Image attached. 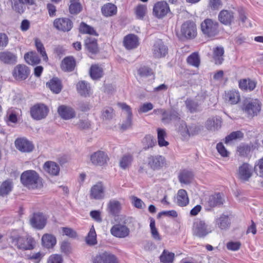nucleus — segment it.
Wrapping results in <instances>:
<instances>
[{"label": "nucleus", "mask_w": 263, "mask_h": 263, "mask_svg": "<svg viewBox=\"0 0 263 263\" xmlns=\"http://www.w3.org/2000/svg\"><path fill=\"white\" fill-rule=\"evenodd\" d=\"M21 182L24 186L29 189L41 188L43 185L41 178L34 170L24 172L21 176Z\"/></svg>", "instance_id": "obj_1"}, {"label": "nucleus", "mask_w": 263, "mask_h": 263, "mask_svg": "<svg viewBox=\"0 0 263 263\" xmlns=\"http://www.w3.org/2000/svg\"><path fill=\"white\" fill-rule=\"evenodd\" d=\"M212 232V227L205 220L196 219L194 221L192 233L194 236L199 238H204Z\"/></svg>", "instance_id": "obj_2"}, {"label": "nucleus", "mask_w": 263, "mask_h": 263, "mask_svg": "<svg viewBox=\"0 0 263 263\" xmlns=\"http://www.w3.org/2000/svg\"><path fill=\"white\" fill-rule=\"evenodd\" d=\"M154 112L161 115V121L164 124H175L180 121V115L177 110L174 109L165 110L159 108L155 109Z\"/></svg>", "instance_id": "obj_3"}, {"label": "nucleus", "mask_w": 263, "mask_h": 263, "mask_svg": "<svg viewBox=\"0 0 263 263\" xmlns=\"http://www.w3.org/2000/svg\"><path fill=\"white\" fill-rule=\"evenodd\" d=\"M219 24L210 18L205 19L200 24L201 30L203 35L208 37H213L219 32Z\"/></svg>", "instance_id": "obj_4"}, {"label": "nucleus", "mask_w": 263, "mask_h": 263, "mask_svg": "<svg viewBox=\"0 0 263 263\" xmlns=\"http://www.w3.org/2000/svg\"><path fill=\"white\" fill-rule=\"evenodd\" d=\"M34 240L31 237H24L20 236H11L10 242L17 249L23 250L33 249Z\"/></svg>", "instance_id": "obj_5"}, {"label": "nucleus", "mask_w": 263, "mask_h": 263, "mask_svg": "<svg viewBox=\"0 0 263 263\" xmlns=\"http://www.w3.org/2000/svg\"><path fill=\"white\" fill-rule=\"evenodd\" d=\"M241 109L243 112L248 115V117H253L257 116L261 109V105L257 100H245L243 101Z\"/></svg>", "instance_id": "obj_6"}, {"label": "nucleus", "mask_w": 263, "mask_h": 263, "mask_svg": "<svg viewBox=\"0 0 263 263\" xmlns=\"http://www.w3.org/2000/svg\"><path fill=\"white\" fill-rule=\"evenodd\" d=\"M253 172L254 168L251 165L248 163L243 162L237 169L236 176L241 181L247 182L252 177Z\"/></svg>", "instance_id": "obj_7"}, {"label": "nucleus", "mask_w": 263, "mask_h": 263, "mask_svg": "<svg viewBox=\"0 0 263 263\" xmlns=\"http://www.w3.org/2000/svg\"><path fill=\"white\" fill-rule=\"evenodd\" d=\"M49 108L44 104H36L30 108V115L32 118L40 120L46 117Z\"/></svg>", "instance_id": "obj_8"}, {"label": "nucleus", "mask_w": 263, "mask_h": 263, "mask_svg": "<svg viewBox=\"0 0 263 263\" xmlns=\"http://www.w3.org/2000/svg\"><path fill=\"white\" fill-rule=\"evenodd\" d=\"M196 25L193 21H187L181 26V33L187 39L194 38L196 36Z\"/></svg>", "instance_id": "obj_9"}, {"label": "nucleus", "mask_w": 263, "mask_h": 263, "mask_svg": "<svg viewBox=\"0 0 263 263\" xmlns=\"http://www.w3.org/2000/svg\"><path fill=\"white\" fill-rule=\"evenodd\" d=\"M105 186L100 181L92 185L90 190L89 197L91 199L102 200L105 197Z\"/></svg>", "instance_id": "obj_10"}, {"label": "nucleus", "mask_w": 263, "mask_h": 263, "mask_svg": "<svg viewBox=\"0 0 263 263\" xmlns=\"http://www.w3.org/2000/svg\"><path fill=\"white\" fill-rule=\"evenodd\" d=\"M53 26L57 30L63 32L70 31L73 27L71 20L67 17L58 18L53 21Z\"/></svg>", "instance_id": "obj_11"}, {"label": "nucleus", "mask_w": 263, "mask_h": 263, "mask_svg": "<svg viewBox=\"0 0 263 263\" xmlns=\"http://www.w3.org/2000/svg\"><path fill=\"white\" fill-rule=\"evenodd\" d=\"M31 226L36 229L41 230L44 228L46 223V218L42 213H35L30 219Z\"/></svg>", "instance_id": "obj_12"}, {"label": "nucleus", "mask_w": 263, "mask_h": 263, "mask_svg": "<svg viewBox=\"0 0 263 263\" xmlns=\"http://www.w3.org/2000/svg\"><path fill=\"white\" fill-rule=\"evenodd\" d=\"M90 160L93 165L102 166L107 163L109 158L104 152L98 151L90 155Z\"/></svg>", "instance_id": "obj_13"}, {"label": "nucleus", "mask_w": 263, "mask_h": 263, "mask_svg": "<svg viewBox=\"0 0 263 263\" xmlns=\"http://www.w3.org/2000/svg\"><path fill=\"white\" fill-rule=\"evenodd\" d=\"M170 11L167 3L164 1L158 2L153 7V14L158 18H161L165 16Z\"/></svg>", "instance_id": "obj_14"}, {"label": "nucleus", "mask_w": 263, "mask_h": 263, "mask_svg": "<svg viewBox=\"0 0 263 263\" xmlns=\"http://www.w3.org/2000/svg\"><path fill=\"white\" fill-rule=\"evenodd\" d=\"M167 47L164 44L161 40H157L153 47V55L155 58L164 57L167 53Z\"/></svg>", "instance_id": "obj_15"}, {"label": "nucleus", "mask_w": 263, "mask_h": 263, "mask_svg": "<svg viewBox=\"0 0 263 263\" xmlns=\"http://www.w3.org/2000/svg\"><path fill=\"white\" fill-rule=\"evenodd\" d=\"M118 105L123 110L126 112L127 117L121 126V129L123 130H126L132 127V112L130 107L125 103H119Z\"/></svg>", "instance_id": "obj_16"}, {"label": "nucleus", "mask_w": 263, "mask_h": 263, "mask_svg": "<svg viewBox=\"0 0 263 263\" xmlns=\"http://www.w3.org/2000/svg\"><path fill=\"white\" fill-rule=\"evenodd\" d=\"M15 145L17 149L22 152L29 153L33 151V144L25 138H18L15 141Z\"/></svg>", "instance_id": "obj_17"}, {"label": "nucleus", "mask_w": 263, "mask_h": 263, "mask_svg": "<svg viewBox=\"0 0 263 263\" xmlns=\"http://www.w3.org/2000/svg\"><path fill=\"white\" fill-rule=\"evenodd\" d=\"M164 163V158L160 155L150 156L147 158L148 166L154 170L160 169L163 167Z\"/></svg>", "instance_id": "obj_18"}, {"label": "nucleus", "mask_w": 263, "mask_h": 263, "mask_svg": "<svg viewBox=\"0 0 263 263\" xmlns=\"http://www.w3.org/2000/svg\"><path fill=\"white\" fill-rule=\"evenodd\" d=\"M13 76L17 80H24L27 78L29 74V69L25 65H17L13 70Z\"/></svg>", "instance_id": "obj_19"}, {"label": "nucleus", "mask_w": 263, "mask_h": 263, "mask_svg": "<svg viewBox=\"0 0 263 263\" xmlns=\"http://www.w3.org/2000/svg\"><path fill=\"white\" fill-rule=\"evenodd\" d=\"M110 233L116 237L124 238L129 235V229L126 226L117 224L111 228Z\"/></svg>", "instance_id": "obj_20"}, {"label": "nucleus", "mask_w": 263, "mask_h": 263, "mask_svg": "<svg viewBox=\"0 0 263 263\" xmlns=\"http://www.w3.org/2000/svg\"><path fill=\"white\" fill-rule=\"evenodd\" d=\"M224 99L225 101L231 104L235 105L237 104L240 100V95L238 90L231 89L225 91Z\"/></svg>", "instance_id": "obj_21"}, {"label": "nucleus", "mask_w": 263, "mask_h": 263, "mask_svg": "<svg viewBox=\"0 0 263 263\" xmlns=\"http://www.w3.org/2000/svg\"><path fill=\"white\" fill-rule=\"evenodd\" d=\"M17 57L15 53L6 50L0 52V62L8 65H13L17 62Z\"/></svg>", "instance_id": "obj_22"}, {"label": "nucleus", "mask_w": 263, "mask_h": 263, "mask_svg": "<svg viewBox=\"0 0 263 263\" xmlns=\"http://www.w3.org/2000/svg\"><path fill=\"white\" fill-rule=\"evenodd\" d=\"M218 20L225 25H230L234 20V12L231 10H222L218 16Z\"/></svg>", "instance_id": "obj_23"}, {"label": "nucleus", "mask_w": 263, "mask_h": 263, "mask_svg": "<svg viewBox=\"0 0 263 263\" xmlns=\"http://www.w3.org/2000/svg\"><path fill=\"white\" fill-rule=\"evenodd\" d=\"M123 45L126 49L131 50L135 49L139 45V39L137 35L129 34L124 37Z\"/></svg>", "instance_id": "obj_24"}, {"label": "nucleus", "mask_w": 263, "mask_h": 263, "mask_svg": "<svg viewBox=\"0 0 263 263\" xmlns=\"http://www.w3.org/2000/svg\"><path fill=\"white\" fill-rule=\"evenodd\" d=\"M221 119L218 116L211 117L205 123L206 128L211 131L218 130L221 127Z\"/></svg>", "instance_id": "obj_25"}, {"label": "nucleus", "mask_w": 263, "mask_h": 263, "mask_svg": "<svg viewBox=\"0 0 263 263\" xmlns=\"http://www.w3.org/2000/svg\"><path fill=\"white\" fill-rule=\"evenodd\" d=\"M58 112L62 118L69 120L75 117L74 110L71 107L65 105H61L58 109Z\"/></svg>", "instance_id": "obj_26"}, {"label": "nucleus", "mask_w": 263, "mask_h": 263, "mask_svg": "<svg viewBox=\"0 0 263 263\" xmlns=\"http://www.w3.org/2000/svg\"><path fill=\"white\" fill-rule=\"evenodd\" d=\"M224 50L222 46H217L213 49V60L216 65H221L224 61Z\"/></svg>", "instance_id": "obj_27"}, {"label": "nucleus", "mask_w": 263, "mask_h": 263, "mask_svg": "<svg viewBox=\"0 0 263 263\" xmlns=\"http://www.w3.org/2000/svg\"><path fill=\"white\" fill-rule=\"evenodd\" d=\"M256 86V82L250 79H244L239 81V87L243 91H251Z\"/></svg>", "instance_id": "obj_28"}, {"label": "nucleus", "mask_w": 263, "mask_h": 263, "mask_svg": "<svg viewBox=\"0 0 263 263\" xmlns=\"http://www.w3.org/2000/svg\"><path fill=\"white\" fill-rule=\"evenodd\" d=\"M43 168L46 172L51 176H57L60 172L59 165L53 161H47L45 163Z\"/></svg>", "instance_id": "obj_29"}, {"label": "nucleus", "mask_w": 263, "mask_h": 263, "mask_svg": "<svg viewBox=\"0 0 263 263\" xmlns=\"http://www.w3.org/2000/svg\"><path fill=\"white\" fill-rule=\"evenodd\" d=\"M107 209L110 214L117 216L121 210V204L118 200H111L108 203Z\"/></svg>", "instance_id": "obj_30"}, {"label": "nucleus", "mask_w": 263, "mask_h": 263, "mask_svg": "<svg viewBox=\"0 0 263 263\" xmlns=\"http://www.w3.org/2000/svg\"><path fill=\"white\" fill-rule=\"evenodd\" d=\"M85 46L87 50L92 54L98 52L97 41L95 38L88 37L85 41Z\"/></svg>", "instance_id": "obj_31"}, {"label": "nucleus", "mask_w": 263, "mask_h": 263, "mask_svg": "<svg viewBox=\"0 0 263 263\" xmlns=\"http://www.w3.org/2000/svg\"><path fill=\"white\" fill-rule=\"evenodd\" d=\"M193 178V173L187 170L181 171L178 176L179 181L182 184H189L192 182Z\"/></svg>", "instance_id": "obj_32"}, {"label": "nucleus", "mask_w": 263, "mask_h": 263, "mask_svg": "<svg viewBox=\"0 0 263 263\" xmlns=\"http://www.w3.org/2000/svg\"><path fill=\"white\" fill-rule=\"evenodd\" d=\"M46 85L54 93L58 94L62 90V85L61 81L57 78H53L47 82Z\"/></svg>", "instance_id": "obj_33"}, {"label": "nucleus", "mask_w": 263, "mask_h": 263, "mask_svg": "<svg viewBox=\"0 0 263 263\" xmlns=\"http://www.w3.org/2000/svg\"><path fill=\"white\" fill-rule=\"evenodd\" d=\"M189 202L187 192L185 190L180 189L178 191L177 196V203L179 206H185Z\"/></svg>", "instance_id": "obj_34"}, {"label": "nucleus", "mask_w": 263, "mask_h": 263, "mask_svg": "<svg viewBox=\"0 0 263 263\" xmlns=\"http://www.w3.org/2000/svg\"><path fill=\"white\" fill-rule=\"evenodd\" d=\"M76 66V62L72 57H66L62 61L61 68L65 71H72Z\"/></svg>", "instance_id": "obj_35"}, {"label": "nucleus", "mask_w": 263, "mask_h": 263, "mask_svg": "<svg viewBox=\"0 0 263 263\" xmlns=\"http://www.w3.org/2000/svg\"><path fill=\"white\" fill-rule=\"evenodd\" d=\"M42 242L44 247L46 248L50 249L55 246L57 242V240L53 235L49 234H45L42 236Z\"/></svg>", "instance_id": "obj_36"}, {"label": "nucleus", "mask_w": 263, "mask_h": 263, "mask_svg": "<svg viewBox=\"0 0 263 263\" xmlns=\"http://www.w3.org/2000/svg\"><path fill=\"white\" fill-rule=\"evenodd\" d=\"M24 59L27 63L32 65H37L41 61L38 55L34 51H30L25 54Z\"/></svg>", "instance_id": "obj_37"}, {"label": "nucleus", "mask_w": 263, "mask_h": 263, "mask_svg": "<svg viewBox=\"0 0 263 263\" xmlns=\"http://www.w3.org/2000/svg\"><path fill=\"white\" fill-rule=\"evenodd\" d=\"M101 11L103 15L110 16L116 14L117 7L111 3H107L102 6Z\"/></svg>", "instance_id": "obj_38"}, {"label": "nucleus", "mask_w": 263, "mask_h": 263, "mask_svg": "<svg viewBox=\"0 0 263 263\" xmlns=\"http://www.w3.org/2000/svg\"><path fill=\"white\" fill-rule=\"evenodd\" d=\"M77 88L81 96H86L90 92L89 84L84 81L79 82L77 85Z\"/></svg>", "instance_id": "obj_39"}, {"label": "nucleus", "mask_w": 263, "mask_h": 263, "mask_svg": "<svg viewBox=\"0 0 263 263\" xmlns=\"http://www.w3.org/2000/svg\"><path fill=\"white\" fill-rule=\"evenodd\" d=\"M207 202L209 206L213 208L223 204V199L221 195L218 193L210 196Z\"/></svg>", "instance_id": "obj_40"}, {"label": "nucleus", "mask_w": 263, "mask_h": 263, "mask_svg": "<svg viewBox=\"0 0 263 263\" xmlns=\"http://www.w3.org/2000/svg\"><path fill=\"white\" fill-rule=\"evenodd\" d=\"M216 224L221 230L227 229L230 225L228 216L222 215L219 218L216 220Z\"/></svg>", "instance_id": "obj_41"}, {"label": "nucleus", "mask_w": 263, "mask_h": 263, "mask_svg": "<svg viewBox=\"0 0 263 263\" xmlns=\"http://www.w3.org/2000/svg\"><path fill=\"white\" fill-rule=\"evenodd\" d=\"M175 257L174 253L170 252L166 250H164L160 256V260L163 263L173 262Z\"/></svg>", "instance_id": "obj_42"}, {"label": "nucleus", "mask_w": 263, "mask_h": 263, "mask_svg": "<svg viewBox=\"0 0 263 263\" xmlns=\"http://www.w3.org/2000/svg\"><path fill=\"white\" fill-rule=\"evenodd\" d=\"M90 75L93 80H97L103 76L102 68L98 65H92L90 69Z\"/></svg>", "instance_id": "obj_43"}, {"label": "nucleus", "mask_w": 263, "mask_h": 263, "mask_svg": "<svg viewBox=\"0 0 263 263\" xmlns=\"http://www.w3.org/2000/svg\"><path fill=\"white\" fill-rule=\"evenodd\" d=\"M185 104L187 109L191 112H195L199 110V102L194 99H187Z\"/></svg>", "instance_id": "obj_44"}, {"label": "nucleus", "mask_w": 263, "mask_h": 263, "mask_svg": "<svg viewBox=\"0 0 263 263\" xmlns=\"http://www.w3.org/2000/svg\"><path fill=\"white\" fill-rule=\"evenodd\" d=\"M70 4L69 7V12L72 14H77L82 10V6L79 0H70Z\"/></svg>", "instance_id": "obj_45"}, {"label": "nucleus", "mask_w": 263, "mask_h": 263, "mask_svg": "<svg viewBox=\"0 0 263 263\" xmlns=\"http://www.w3.org/2000/svg\"><path fill=\"white\" fill-rule=\"evenodd\" d=\"M12 183L10 180H6L0 186V195L4 196L8 195L12 190Z\"/></svg>", "instance_id": "obj_46"}, {"label": "nucleus", "mask_w": 263, "mask_h": 263, "mask_svg": "<svg viewBox=\"0 0 263 263\" xmlns=\"http://www.w3.org/2000/svg\"><path fill=\"white\" fill-rule=\"evenodd\" d=\"M79 29L80 31L82 33L89 34L95 36L98 35V34L97 33L93 27L87 25L84 22H82L80 24Z\"/></svg>", "instance_id": "obj_47"}, {"label": "nucleus", "mask_w": 263, "mask_h": 263, "mask_svg": "<svg viewBox=\"0 0 263 263\" xmlns=\"http://www.w3.org/2000/svg\"><path fill=\"white\" fill-rule=\"evenodd\" d=\"M158 142L160 146H166L168 145V142L165 140V137L166 136V133L164 129L158 128Z\"/></svg>", "instance_id": "obj_48"}, {"label": "nucleus", "mask_w": 263, "mask_h": 263, "mask_svg": "<svg viewBox=\"0 0 263 263\" xmlns=\"http://www.w3.org/2000/svg\"><path fill=\"white\" fill-rule=\"evenodd\" d=\"M19 110L17 108H9L7 111V118L8 120L12 123H15L17 122V116Z\"/></svg>", "instance_id": "obj_49"}, {"label": "nucleus", "mask_w": 263, "mask_h": 263, "mask_svg": "<svg viewBox=\"0 0 263 263\" xmlns=\"http://www.w3.org/2000/svg\"><path fill=\"white\" fill-rule=\"evenodd\" d=\"M34 42L37 51L40 53L43 59V60L46 61L48 60V57L43 43L37 38L35 39Z\"/></svg>", "instance_id": "obj_50"}, {"label": "nucleus", "mask_w": 263, "mask_h": 263, "mask_svg": "<svg viewBox=\"0 0 263 263\" xmlns=\"http://www.w3.org/2000/svg\"><path fill=\"white\" fill-rule=\"evenodd\" d=\"M200 58L199 55L196 52L192 53L187 58V62L189 64L198 67L200 64Z\"/></svg>", "instance_id": "obj_51"}, {"label": "nucleus", "mask_w": 263, "mask_h": 263, "mask_svg": "<svg viewBox=\"0 0 263 263\" xmlns=\"http://www.w3.org/2000/svg\"><path fill=\"white\" fill-rule=\"evenodd\" d=\"M12 9L16 12L22 14L25 9V5L20 0H12Z\"/></svg>", "instance_id": "obj_52"}, {"label": "nucleus", "mask_w": 263, "mask_h": 263, "mask_svg": "<svg viewBox=\"0 0 263 263\" xmlns=\"http://www.w3.org/2000/svg\"><path fill=\"white\" fill-rule=\"evenodd\" d=\"M156 140L154 138L149 135L145 136L142 141L145 149L153 147L156 144Z\"/></svg>", "instance_id": "obj_53"}, {"label": "nucleus", "mask_w": 263, "mask_h": 263, "mask_svg": "<svg viewBox=\"0 0 263 263\" xmlns=\"http://www.w3.org/2000/svg\"><path fill=\"white\" fill-rule=\"evenodd\" d=\"M133 157L130 155H125L123 156L120 161V166L125 169L128 167L132 163Z\"/></svg>", "instance_id": "obj_54"}, {"label": "nucleus", "mask_w": 263, "mask_h": 263, "mask_svg": "<svg viewBox=\"0 0 263 263\" xmlns=\"http://www.w3.org/2000/svg\"><path fill=\"white\" fill-rule=\"evenodd\" d=\"M237 153L240 156L246 157L251 151V146L248 144H241L237 147Z\"/></svg>", "instance_id": "obj_55"}, {"label": "nucleus", "mask_w": 263, "mask_h": 263, "mask_svg": "<svg viewBox=\"0 0 263 263\" xmlns=\"http://www.w3.org/2000/svg\"><path fill=\"white\" fill-rule=\"evenodd\" d=\"M149 226L151 228V232L153 238L157 240H160L161 237L155 227V221L153 218L151 219Z\"/></svg>", "instance_id": "obj_56"}, {"label": "nucleus", "mask_w": 263, "mask_h": 263, "mask_svg": "<svg viewBox=\"0 0 263 263\" xmlns=\"http://www.w3.org/2000/svg\"><path fill=\"white\" fill-rule=\"evenodd\" d=\"M86 242L90 245H94L97 243L96 233L93 227L90 229L88 233L86 238Z\"/></svg>", "instance_id": "obj_57"}, {"label": "nucleus", "mask_w": 263, "mask_h": 263, "mask_svg": "<svg viewBox=\"0 0 263 263\" xmlns=\"http://www.w3.org/2000/svg\"><path fill=\"white\" fill-rule=\"evenodd\" d=\"M138 74L140 77L146 78L153 74V71L148 67L143 66L138 69Z\"/></svg>", "instance_id": "obj_58"}, {"label": "nucleus", "mask_w": 263, "mask_h": 263, "mask_svg": "<svg viewBox=\"0 0 263 263\" xmlns=\"http://www.w3.org/2000/svg\"><path fill=\"white\" fill-rule=\"evenodd\" d=\"M243 137V134L240 131L233 132L230 135H228L225 138V143H228L229 142L233 141V140L240 138Z\"/></svg>", "instance_id": "obj_59"}, {"label": "nucleus", "mask_w": 263, "mask_h": 263, "mask_svg": "<svg viewBox=\"0 0 263 263\" xmlns=\"http://www.w3.org/2000/svg\"><path fill=\"white\" fill-rule=\"evenodd\" d=\"M76 125L80 129H88L90 128L91 123L87 119H80L76 123Z\"/></svg>", "instance_id": "obj_60"}, {"label": "nucleus", "mask_w": 263, "mask_h": 263, "mask_svg": "<svg viewBox=\"0 0 263 263\" xmlns=\"http://www.w3.org/2000/svg\"><path fill=\"white\" fill-rule=\"evenodd\" d=\"M104 263H119L117 256L110 252L105 251Z\"/></svg>", "instance_id": "obj_61"}, {"label": "nucleus", "mask_w": 263, "mask_h": 263, "mask_svg": "<svg viewBox=\"0 0 263 263\" xmlns=\"http://www.w3.org/2000/svg\"><path fill=\"white\" fill-rule=\"evenodd\" d=\"M178 132H180V134L183 136H185L187 135L190 136L191 135L193 134L191 131V129L187 128L185 123L182 121L180 123V125L178 127Z\"/></svg>", "instance_id": "obj_62"}, {"label": "nucleus", "mask_w": 263, "mask_h": 263, "mask_svg": "<svg viewBox=\"0 0 263 263\" xmlns=\"http://www.w3.org/2000/svg\"><path fill=\"white\" fill-rule=\"evenodd\" d=\"M105 251L99 252L91 258L92 263H104Z\"/></svg>", "instance_id": "obj_63"}, {"label": "nucleus", "mask_w": 263, "mask_h": 263, "mask_svg": "<svg viewBox=\"0 0 263 263\" xmlns=\"http://www.w3.org/2000/svg\"><path fill=\"white\" fill-rule=\"evenodd\" d=\"M254 171L257 175L263 177V157L259 159L254 167Z\"/></svg>", "instance_id": "obj_64"}]
</instances>
